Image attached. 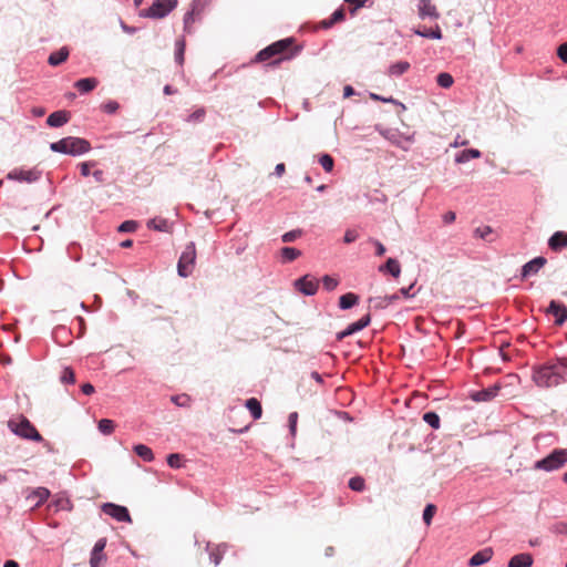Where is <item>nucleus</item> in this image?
Segmentation results:
<instances>
[{
	"label": "nucleus",
	"mask_w": 567,
	"mask_h": 567,
	"mask_svg": "<svg viewBox=\"0 0 567 567\" xmlns=\"http://www.w3.org/2000/svg\"><path fill=\"white\" fill-rule=\"evenodd\" d=\"M295 288L302 295L310 297L318 291L319 281L310 275H305L295 281Z\"/></svg>",
	"instance_id": "obj_10"
},
{
	"label": "nucleus",
	"mask_w": 567,
	"mask_h": 567,
	"mask_svg": "<svg viewBox=\"0 0 567 567\" xmlns=\"http://www.w3.org/2000/svg\"><path fill=\"white\" fill-rule=\"evenodd\" d=\"M105 546H106V539L105 538H100L95 543V545H94V547H93L91 553H94L95 555L103 554V550H104Z\"/></svg>",
	"instance_id": "obj_59"
},
{
	"label": "nucleus",
	"mask_w": 567,
	"mask_h": 567,
	"mask_svg": "<svg viewBox=\"0 0 567 567\" xmlns=\"http://www.w3.org/2000/svg\"><path fill=\"white\" fill-rule=\"evenodd\" d=\"M92 166H95V162L94 161L81 163L80 164L81 175L84 176V177L89 176L91 174L90 168Z\"/></svg>",
	"instance_id": "obj_58"
},
{
	"label": "nucleus",
	"mask_w": 567,
	"mask_h": 567,
	"mask_svg": "<svg viewBox=\"0 0 567 567\" xmlns=\"http://www.w3.org/2000/svg\"><path fill=\"white\" fill-rule=\"evenodd\" d=\"M295 40L293 38H286L281 39L279 41H276L265 49L260 50L255 58L256 62H265L272 58L274 61H271L270 64H279L282 61L291 60L297 55L299 50L292 51L290 48L293 44Z\"/></svg>",
	"instance_id": "obj_2"
},
{
	"label": "nucleus",
	"mask_w": 567,
	"mask_h": 567,
	"mask_svg": "<svg viewBox=\"0 0 567 567\" xmlns=\"http://www.w3.org/2000/svg\"><path fill=\"white\" fill-rule=\"evenodd\" d=\"M499 389H501V386L498 384H494L492 386H488L486 389H482V390L475 392L472 395V399L476 402L491 401L492 399H494L497 395Z\"/></svg>",
	"instance_id": "obj_15"
},
{
	"label": "nucleus",
	"mask_w": 567,
	"mask_h": 567,
	"mask_svg": "<svg viewBox=\"0 0 567 567\" xmlns=\"http://www.w3.org/2000/svg\"><path fill=\"white\" fill-rule=\"evenodd\" d=\"M200 1L202 0H193L192 9L189 11H187L184 16L183 22H184V31L186 33H192V24L195 21V16L199 14V12H200V9H199Z\"/></svg>",
	"instance_id": "obj_16"
},
{
	"label": "nucleus",
	"mask_w": 567,
	"mask_h": 567,
	"mask_svg": "<svg viewBox=\"0 0 567 567\" xmlns=\"http://www.w3.org/2000/svg\"><path fill=\"white\" fill-rule=\"evenodd\" d=\"M322 285L327 291H332L337 288V286L339 285V281L336 278H332L331 276L326 275L322 277Z\"/></svg>",
	"instance_id": "obj_48"
},
{
	"label": "nucleus",
	"mask_w": 567,
	"mask_h": 567,
	"mask_svg": "<svg viewBox=\"0 0 567 567\" xmlns=\"http://www.w3.org/2000/svg\"><path fill=\"white\" fill-rule=\"evenodd\" d=\"M534 563V558L528 553H520L514 555L508 564L507 567H532Z\"/></svg>",
	"instance_id": "obj_19"
},
{
	"label": "nucleus",
	"mask_w": 567,
	"mask_h": 567,
	"mask_svg": "<svg viewBox=\"0 0 567 567\" xmlns=\"http://www.w3.org/2000/svg\"><path fill=\"white\" fill-rule=\"evenodd\" d=\"M319 163L326 172H331L333 169L334 161L331 155L322 154L319 157Z\"/></svg>",
	"instance_id": "obj_42"
},
{
	"label": "nucleus",
	"mask_w": 567,
	"mask_h": 567,
	"mask_svg": "<svg viewBox=\"0 0 567 567\" xmlns=\"http://www.w3.org/2000/svg\"><path fill=\"white\" fill-rule=\"evenodd\" d=\"M491 234L492 228L489 226L478 227L475 229V235L482 239H487Z\"/></svg>",
	"instance_id": "obj_57"
},
{
	"label": "nucleus",
	"mask_w": 567,
	"mask_h": 567,
	"mask_svg": "<svg viewBox=\"0 0 567 567\" xmlns=\"http://www.w3.org/2000/svg\"><path fill=\"white\" fill-rule=\"evenodd\" d=\"M184 52H185V40L179 39L175 43V61L178 64H183L184 62Z\"/></svg>",
	"instance_id": "obj_38"
},
{
	"label": "nucleus",
	"mask_w": 567,
	"mask_h": 567,
	"mask_svg": "<svg viewBox=\"0 0 567 567\" xmlns=\"http://www.w3.org/2000/svg\"><path fill=\"white\" fill-rule=\"evenodd\" d=\"M567 374V359L561 358L536 367L533 380L538 386L550 388L564 382Z\"/></svg>",
	"instance_id": "obj_1"
},
{
	"label": "nucleus",
	"mask_w": 567,
	"mask_h": 567,
	"mask_svg": "<svg viewBox=\"0 0 567 567\" xmlns=\"http://www.w3.org/2000/svg\"><path fill=\"white\" fill-rule=\"evenodd\" d=\"M137 226L135 220H125L118 226L117 230L120 233H133L137 229Z\"/></svg>",
	"instance_id": "obj_47"
},
{
	"label": "nucleus",
	"mask_w": 567,
	"mask_h": 567,
	"mask_svg": "<svg viewBox=\"0 0 567 567\" xmlns=\"http://www.w3.org/2000/svg\"><path fill=\"white\" fill-rule=\"evenodd\" d=\"M380 133L386 140H389L391 143H393L394 145H396V146H399V147H401L403 150H406V147L403 145V142H408V143L412 142V137L411 136H403L396 130H383V131H380Z\"/></svg>",
	"instance_id": "obj_14"
},
{
	"label": "nucleus",
	"mask_w": 567,
	"mask_h": 567,
	"mask_svg": "<svg viewBox=\"0 0 567 567\" xmlns=\"http://www.w3.org/2000/svg\"><path fill=\"white\" fill-rule=\"evenodd\" d=\"M379 271L390 274L392 277L398 278L401 274V266L396 259L389 258L384 265L379 267Z\"/></svg>",
	"instance_id": "obj_22"
},
{
	"label": "nucleus",
	"mask_w": 567,
	"mask_h": 567,
	"mask_svg": "<svg viewBox=\"0 0 567 567\" xmlns=\"http://www.w3.org/2000/svg\"><path fill=\"white\" fill-rule=\"evenodd\" d=\"M359 237V234L357 230L354 229H348L346 233H344V237H343V241L346 244H351L353 241H355Z\"/></svg>",
	"instance_id": "obj_56"
},
{
	"label": "nucleus",
	"mask_w": 567,
	"mask_h": 567,
	"mask_svg": "<svg viewBox=\"0 0 567 567\" xmlns=\"http://www.w3.org/2000/svg\"><path fill=\"white\" fill-rule=\"evenodd\" d=\"M453 76L450 73L442 72L439 73V75L436 76V83L443 89L451 87L453 85Z\"/></svg>",
	"instance_id": "obj_37"
},
{
	"label": "nucleus",
	"mask_w": 567,
	"mask_h": 567,
	"mask_svg": "<svg viewBox=\"0 0 567 567\" xmlns=\"http://www.w3.org/2000/svg\"><path fill=\"white\" fill-rule=\"evenodd\" d=\"M147 228L154 229L162 233H169L171 225L167 219L162 217H155L147 221Z\"/></svg>",
	"instance_id": "obj_26"
},
{
	"label": "nucleus",
	"mask_w": 567,
	"mask_h": 567,
	"mask_svg": "<svg viewBox=\"0 0 567 567\" xmlns=\"http://www.w3.org/2000/svg\"><path fill=\"white\" fill-rule=\"evenodd\" d=\"M280 254L284 262H290L297 259L301 255V251L293 247H284Z\"/></svg>",
	"instance_id": "obj_34"
},
{
	"label": "nucleus",
	"mask_w": 567,
	"mask_h": 567,
	"mask_svg": "<svg viewBox=\"0 0 567 567\" xmlns=\"http://www.w3.org/2000/svg\"><path fill=\"white\" fill-rule=\"evenodd\" d=\"M423 421L427 423L432 429L440 427V416L433 411H429L423 414Z\"/></svg>",
	"instance_id": "obj_36"
},
{
	"label": "nucleus",
	"mask_w": 567,
	"mask_h": 567,
	"mask_svg": "<svg viewBox=\"0 0 567 567\" xmlns=\"http://www.w3.org/2000/svg\"><path fill=\"white\" fill-rule=\"evenodd\" d=\"M297 422H298V413L291 412L288 416L289 432L292 436L296 435L297 432Z\"/></svg>",
	"instance_id": "obj_51"
},
{
	"label": "nucleus",
	"mask_w": 567,
	"mask_h": 567,
	"mask_svg": "<svg viewBox=\"0 0 567 567\" xmlns=\"http://www.w3.org/2000/svg\"><path fill=\"white\" fill-rule=\"evenodd\" d=\"M69 120L70 113L68 111H55L48 116L47 124L51 127H61L66 124Z\"/></svg>",
	"instance_id": "obj_17"
},
{
	"label": "nucleus",
	"mask_w": 567,
	"mask_h": 567,
	"mask_svg": "<svg viewBox=\"0 0 567 567\" xmlns=\"http://www.w3.org/2000/svg\"><path fill=\"white\" fill-rule=\"evenodd\" d=\"M99 431L104 435H110L114 431V422L109 419H102L99 422Z\"/></svg>",
	"instance_id": "obj_39"
},
{
	"label": "nucleus",
	"mask_w": 567,
	"mask_h": 567,
	"mask_svg": "<svg viewBox=\"0 0 567 567\" xmlns=\"http://www.w3.org/2000/svg\"><path fill=\"white\" fill-rule=\"evenodd\" d=\"M105 559L106 557L104 554L95 555L94 553H91L90 567H100V563Z\"/></svg>",
	"instance_id": "obj_55"
},
{
	"label": "nucleus",
	"mask_w": 567,
	"mask_h": 567,
	"mask_svg": "<svg viewBox=\"0 0 567 567\" xmlns=\"http://www.w3.org/2000/svg\"><path fill=\"white\" fill-rule=\"evenodd\" d=\"M205 115H206L205 109L204 107H199L196 111H194L193 113H190L187 116L186 121L189 122V123H199V122L204 121Z\"/></svg>",
	"instance_id": "obj_41"
},
{
	"label": "nucleus",
	"mask_w": 567,
	"mask_h": 567,
	"mask_svg": "<svg viewBox=\"0 0 567 567\" xmlns=\"http://www.w3.org/2000/svg\"><path fill=\"white\" fill-rule=\"evenodd\" d=\"M133 450L144 462H152L154 460V453L147 445L136 444Z\"/></svg>",
	"instance_id": "obj_31"
},
{
	"label": "nucleus",
	"mask_w": 567,
	"mask_h": 567,
	"mask_svg": "<svg viewBox=\"0 0 567 567\" xmlns=\"http://www.w3.org/2000/svg\"><path fill=\"white\" fill-rule=\"evenodd\" d=\"M97 80L95 78H83L78 80L74 83V86L81 94H85L94 90L97 85Z\"/></svg>",
	"instance_id": "obj_23"
},
{
	"label": "nucleus",
	"mask_w": 567,
	"mask_h": 567,
	"mask_svg": "<svg viewBox=\"0 0 567 567\" xmlns=\"http://www.w3.org/2000/svg\"><path fill=\"white\" fill-rule=\"evenodd\" d=\"M547 259L543 256L535 257L523 265L520 270V278L526 279L539 272V270L546 265Z\"/></svg>",
	"instance_id": "obj_11"
},
{
	"label": "nucleus",
	"mask_w": 567,
	"mask_h": 567,
	"mask_svg": "<svg viewBox=\"0 0 567 567\" xmlns=\"http://www.w3.org/2000/svg\"><path fill=\"white\" fill-rule=\"evenodd\" d=\"M370 97H371L372 100H375V101H382V102H384V103H394V104H398V105H400L402 109H404V107H405L402 103L398 102V101H396V100H394L393 97H383V96H380V95H378V94H375V93H370Z\"/></svg>",
	"instance_id": "obj_54"
},
{
	"label": "nucleus",
	"mask_w": 567,
	"mask_h": 567,
	"mask_svg": "<svg viewBox=\"0 0 567 567\" xmlns=\"http://www.w3.org/2000/svg\"><path fill=\"white\" fill-rule=\"evenodd\" d=\"M102 512L117 522L131 523L132 518L127 507L117 505L114 503H104L102 505Z\"/></svg>",
	"instance_id": "obj_8"
},
{
	"label": "nucleus",
	"mask_w": 567,
	"mask_h": 567,
	"mask_svg": "<svg viewBox=\"0 0 567 567\" xmlns=\"http://www.w3.org/2000/svg\"><path fill=\"white\" fill-rule=\"evenodd\" d=\"M8 427L12 433L22 439L34 442H41L43 440L34 425L23 415L9 420Z\"/></svg>",
	"instance_id": "obj_4"
},
{
	"label": "nucleus",
	"mask_w": 567,
	"mask_h": 567,
	"mask_svg": "<svg viewBox=\"0 0 567 567\" xmlns=\"http://www.w3.org/2000/svg\"><path fill=\"white\" fill-rule=\"evenodd\" d=\"M359 302V296L353 292H347L339 298V308L348 310Z\"/></svg>",
	"instance_id": "obj_28"
},
{
	"label": "nucleus",
	"mask_w": 567,
	"mask_h": 567,
	"mask_svg": "<svg viewBox=\"0 0 567 567\" xmlns=\"http://www.w3.org/2000/svg\"><path fill=\"white\" fill-rule=\"evenodd\" d=\"M368 0H344V2L353 6V8L350 10L351 14H354L355 11L360 8H362Z\"/></svg>",
	"instance_id": "obj_60"
},
{
	"label": "nucleus",
	"mask_w": 567,
	"mask_h": 567,
	"mask_svg": "<svg viewBox=\"0 0 567 567\" xmlns=\"http://www.w3.org/2000/svg\"><path fill=\"white\" fill-rule=\"evenodd\" d=\"M50 496V491L45 487L34 488L28 496V499L35 501V506L42 505Z\"/></svg>",
	"instance_id": "obj_25"
},
{
	"label": "nucleus",
	"mask_w": 567,
	"mask_h": 567,
	"mask_svg": "<svg viewBox=\"0 0 567 567\" xmlns=\"http://www.w3.org/2000/svg\"><path fill=\"white\" fill-rule=\"evenodd\" d=\"M171 401L181 408H186V406H189V404H190V398H189V395H187L185 393L178 394V395H173L171 398Z\"/></svg>",
	"instance_id": "obj_43"
},
{
	"label": "nucleus",
	"mask_w": 567,
	"mask_h": 567,
	"mask_svg": "<svg viewBox=\"0 0 567 567\" xmlns=\"http://www.w3.org/2000/svg\"><path fill=\"white\" fill-rule=\"evenodd\" d=\"M50 150L55 153H61L71 156H80L87 153L91 150V144L85 138L68 136L51 143Z\"/></svg>",
	"instance_id": "obj_3"
},
{
	"label": "nucleus",
	"mask_w": 567,
	"mask_h": 567,
	"mask_svg": "<svg viewBox=\"0 0 567 567\" xmlns=\"http://www.w3.org/2000/svg\"><path fill=\"white\" fill-rule=\"evenodd\" d=\"M410 69V63L408 61H399L389 66V74L391 76H400L404 74Z\"/></svg>",
	"instance_id": "obj_33"
},
{
	"label": "nucleus",
	"mask_w": 567,
	"mask_h": 567,
	"mask_svg": "<svg viewBox=\"0 0 567 567\" xmlns=\"http://www.w3.org/2000/svg\"><path fill=\"white\" fill-rule=\"evenodd\" d=\"M344 10L343 8H339L337 9L329 19H324L320 22V25L322 29H329L331 28L334 23L337 22H340L342 20H344Z\"/></svg>",
	"instance_id": "obj_29"
},
{
	"label": "nucleus",
	"mask_w": 567,
	"mask_h": 567,
	"mask_svg": "<svg viewBox=\"0 0 567 567\" xmlns=\"http://www.w3.org/2000/svg\"><path fill=\"white\" fill-rule=\"evenodd\" d=\"M455 218H456V215H455V213H454V212H447V213H445V214L443 215V221H444L445 224H451V223H453V221L455 220Z\"/></svg>",
	"instance_id": "obj_64"
},
{
	"label": "nucleus",
	"mask_w": 567,
	"mask_h": 567,
	"mask_svg": "<svg viewBox=\"0 0 567 567\" xmlns=\"http://www.w3.org/2000/svg\"><path fill=\"white\" fill-rule=\"evenodd\" d=\"M548 246L554 251H560L563 248L567 247V233L566 231H556L548 239Z\"/></svg>",
	"instance_id": "obj_18"
},
{
	"label": "nucleus",
	"mask_w": 567,
	"mask_h": 567,
	"mask_svg": "<svg viewBox=\"0 0 567 567\" xmlns=\"http://www.w3.org/2000/svg\"><path fill=\"white\" fill-rule=\"evenodd\" d=\"M493 551L491 548H484L475 553L468 560V566L478 567L492 559Z\"/></svg>",
	"instance_id": "obj_20"
},
{
	"label": "nucleus",
	"mask_w": 567,
	"mask_h": 567,
	"mask_svg": "<svg viewBox=\"0 0 567 567\" xmlns=\"http://www.w3.org/2000/svg\"><path fill=\"white\" fill-rule=\"evenodd\" d=\"M349 487L354 492H362L365 487V482L361 476H354L349 480Z\"/></svg>",
	"instance_id": "obj_40"
},
{
	"label": "nucleus",
	"mask_w": 567,
	"mask_h": 567,
	"mask_svg": "<svg viewBox=\"0 0 567 567\" xmlns=\"http://www.w3.org/2000/svg\"><path fill=\"white\" fill-rule=\"evenodd\" d=\"M417 14L421 19L437 20L440 18V13L431 0H419Z\"/></svg>",
	"instance_id": "obj_12"
},
{
	"label": "nucleus",
	"mask_w": 567,
	"mask_h": 567,
	"mask_svg": "<svg viewBox=\"0 0 567 567\" xmlns=\"http://www.w3.org/2000/svg\"><path fill=\"white\" fill-rule=\"evenodd\" d=\"M557 55L564 63H567V42L558 47Z\"/></svg>",
	"instance_id": "obj_61"
},
{
	"label": "nucleus",
	"mask_w": 567,
	"mask_h": 567,
	"mask_svg": "<svg viewBox=\"0 0 567 567\" xmlns=\"http://www.w3.org/2000/svg\"><path fill=\"white\" fill-rule=\"evenodd\" d=\"M414 33L422 38L434 39V40H441L443 37L442 31L439 25H436L432 30H423V31L415 30Z\"/></svg>",
	"instance_id": "obj_35"
},
{
	"label": "nucleus",
	"mask_w": 567,
	"mask_h": 567,
	"mask_svg": "<svg viewBox=\"0 0 567 567\" xmlns=\"http://www.w3.org/2000/svg\"><path fill=\"white\" fill-rule=\"evenodd\" d=\"M228 545L223 543L217 545L216 547H212L210 543L207 544L206 549L209 553V559L214 563L215 566L219 565L224 554L226 553Z\"/></svg>",
	"instance_id": "obj_21"
},
{
	"label": "nucleus",
	"mask_w": 567,
	"mask_h": 567,
	"mask_svg": "<svg viewBox=\"0 0 567 567\" xmlns=\"http://www.w3.org/2000/svg\"><path fill=\"white\" fill-rule=\"evenodd\" d=\"M548 312L555 317V323L558 326H561L567 320V308L558 301H550Z\"/></svg>",
	"instance_id": "obj_13"
},
{
	"label": "nucleus",
	"mask_w": 567,
	"mask_h": 567,
	"mask_svg": "<svg viewBox=\"0 0 567 567\" xmlns=\"http://www.w3.org/2000/svg\"><path fill=\"white\" fill-rule=\"evenodd\" d=\"M69 54V49L66 47H62L60 50L52 52L49 55L48 63L52 66H58L66 61Z\"/></svg>",
	"instance_id": "obj_24"
},
{
	"label": "nucleus",
	"mask_w": 567,
	"mask_h": 567,
	"mask_svg": "<svg viewBox=\"0 0 567 567\" xmlns=\"http://www.w3.org/2000/svg\"><path fill=\"white\" fill-rule=\"evenodd\" d=\"M118 107H120V104L116 101H113V100L107 101L106 103H103L101 105L102 111L107 113V114L116 113Z\"/></svg>",
	"instance_id": "obj_50"
},
{
	"label": "nucleus",
	"mask_w": 567,
	"mask_h": 567,
	"mask_svg": "<svg viewBox=\"0 0 567 567\" xmlns=\"http://www.w3.org/2000/svg\"><path fill=\"white\" fill-rule=\"evenodd\" d=\"M246 408L249 410L251 416L257 420V419H260L261 414H262V409H261V404L260 402L255 399V398H250L246 401Z\"/></svg>",
	"instance_id": "obj_32"
},
{
	"label": "nucleus",
	"mask_w": 567,
	"mask_h": 567,
	"mask_svg": "<svg viewBox=\"0 0 567 567\" xmlns=\"http://www.w3.org/2000/svg\"><path fill=\"white\" fill-rule=\"evenodd\" d=\"M414 287V284L410 285L409 287H403L400 289V293L404 297V298H411L413 297L414 295L411 292V290L413 289Z\"/></svg>",
	"instance_id": "obj_63"
},
{
	"label": "nucleus",
	"mask_w": 567,
	"mask_h": 567,
	"mask_svg": "<svg viewBox=\"0 0 567 567\" xmlns=\"http://www.w3.org/2000/svg\"><path fill=\"white\" fill-rule=\"evenodd\" d=\"M42 172L37 167L31 169H13L8 175V179L25 183H34L41 178Z\"/></svg>",
	"instance_id": "obj_9"
},
{
	"label": "nucleus",
	"mask_w": 567,
	"mask_h": 567,
	"mask_svg": "<svg viewBox=\"0 0 567 567\" xmlns=\"http://www.w3.org/2000/svg\"><path fill=\"white\" fill-rule=\"evenodd\" d=\"M567 464V450L555 449L546 457L534 463V470L554 472Z\"/></svg>",
	"instance_id": "obj_5"
},
{
	"label": "nucleus",
	"mask_w": 567,
	"mask_h": 567,
	"mask_svg": "<svg viewBox=\"0 0 567 567\" xmlns=\"http://www.w3.org/2000/svg\"><path fill=\"white\" fill-rule=\"evenodd\" d=\"M196 261V248L193 241L188 243L177 262V274L182 278L192 275Z\"/></svg>",
	"instance_id": "obj_7"
},
{
	"label": "nucleus",
	"mask_w": 567,
	"mask_h": 567,
	"mask_svg": "<svg viewBox=\"0 0 567 567\" xmlns=\"http://www.w3.org/2000/svg\"><path fill=\"white\" fill-rule=\"evenodd\" d=\"M436 512V507L433 504H427L423 511V522L429 526L432 523L433 516Z\"/></svg>",
	"instance_id": "obj_45"
},
{
	"label": "nucleus",
	"mask_w": 567,
	"mask_h": 567,
	"mask_svg": "<svg viewBox=\"0 0 567 567\" xmlns=\"http://www.w3.org/2000/svg\"><path fill=\"white\" fill-rule=\"evenodd\" d=\"M550 530L557 535H567V523L557 522V523L553 524V526L550 527Z\"/></svg>",
	"instance_id": "obj_52"
},
{
	"label": "nucleus",
	"mask_w": 567,
	"mask_h": 567,
	"mask_svg": "<svg viewBox=\"0 0 567 567\" xmlns=\"http://www.w3.org/2000/svg\"><path fill=\"white\" fill-rule=\"evenodd\" d=\"M482 153L476 148L463 150L455 155V162L457 164L467 163L472 158H480Z\"/></svg>",
	"instance_id": "obj_27"
},
{
	"label": "nucleus",
	"mask_w": 567,
	"mask_h": 567,
	"mask_svg": "<svg viewBox=\"0 0 567 567\" xmlns=\"http://www.w3.org/2000/svg\"><path fill=\"white\" fill-rule=\"evenodd\" d=\"M178 4V0H154L148 9L140 12V17L148 19H163Z\"/></svg>",
	"instance_id": "obj_6"
},
{
	"label": "nucleus",
	"mask_w": 567,
	"mask_h": 567,
	"mask_svg": "<svg viewBox=\"0 0 567 567\" xmlns=\"http://www.w3.org/2000/svg\"><path fill=\"white\" fill-rule=\"evenodd\" d=\"M370 322H371L370 315H365L362 318H360L359 320L350 323L348 326V332H351V334H354V333L363 330L365 327H368L370 324Z\"/></svg>",
	"instance_id": "obj_30"
},
{
	"label": "nucleus",
	"mask_w": 567,
	"mask_h": 567,
	"mask_svg": "<svg viewBox=\"0 0 567 567\" xmlns=\"http://www.w3.org/2000/svg\"><path fill=\"white\" fill-rule=\"evenodd\" d=\"M370 241L375 246V255L377 256H383L385 254L386 249L381 241L373 239V238H371Z\"/></svg>",
	"instance_id": "obj_62"
},
{
	"label": "nucleus",
	"mask_w": 567,
	"mask_h": 567,
	"mask_svg": "<svg viewBox=\"0 0 567 567\" xmlns=\"http://www.w3.org/2000/svg\"><path fill=\"white\" fill-rule=\"evenodd\" d=\"M370 303L373 308L375 309H384L386 308V302H385V298L384 296L383 297H374V298H370Z\"/></svg>",
	"instance_id": "obj_53"
},
{
	"label": "nucleus",
	"mask_w": 567,
	"mask_h": 567,
	"mask_svg": "<svg viewBox=\"0 0 567 567\" xmlns=\"http://www.w3.org/2000/svg\"><path fill=\"white\" fill-rule=\"evenodd\" d=\"M302 231L300 229H293V230H290V231H287L282 236H281V240L284 243H292L295 241L297 238H299L301 236Z\"/></svg>",
	"instance_id": "obj_49"
},
{
	"label": "nucleus",
	"mask_w": 567,
	"mask_h": 567,
	"mask_svg": "<svg viewBox=\"0 0 567 567\" xmlns=\"http://www.w3.org/2000/svg\"><path fill=\"white\" fill-rule=\"evenodd\" d=\"M60 380L64 384H73L75 382L74 371L69 367L64 368L60 377Z\"/></svg>",
	"instance_id": "obj_44"
},
{
	"label": "nucleus",
	"mask_w": 567,
	"mask_h": 567,
	"mask_svg": "<svg viewBox=\"0 0 567 567\" xmlns=\"http://www.w3.org/2000/svg\"><path fill=\"white\" fill-rule=\"evenodd\" d=\"M182 458L183 456L178 453H172L167 456V464L172 468H181L182 467Z\"/></svg>",
	"instance_id": "obj_46"
}]
</instances>
